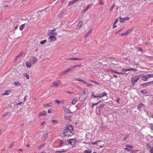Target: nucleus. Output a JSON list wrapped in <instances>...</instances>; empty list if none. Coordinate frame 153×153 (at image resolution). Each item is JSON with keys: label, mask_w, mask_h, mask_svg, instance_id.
Returning <instances> with one entry per match:
<instances>
[{"label": "nucleus", "mask_w": 153, "mask_h": 153, "mask_svg": "<svg viewBox=\"0 0 153 153\" xmlns=\"http://www.w3.org/2000/svg\"><path fill=\"white\" fill-rule=\"evenodd\" d=\"M74 130L73 127L72 125H68L66 126L65 128L63 131V135L67 137H71L74 134L73 133Z\"/></svg>", "instance_id": "f257e3e1"}, {"label": "nucleus", "mask_w": 153, "mask_h": 153, "mask_svg": "<svg viewBox=\"0 0 153 153\" xmlns=\"http://www.w3.org/2000/svg\"><path fill=\"white\" fill-rule=\"evenodd\" d=\"M139 79L140 76H136L132 78L131 79V82L133 85H134Z\"/></svg>", "instance_id": "f03ea898"}, {"label": "nucleus", "mask_w": 153, "mask_h": 153, "mask_svg": "<svg viewBox=\"0 0 153 153\" xmlns=\"http://www.w3.org/2000/svg\"><path fill=\"white\" fill-rule=\"evenodd\" d=\"M76 141L77 140L75 139H69L67 140V142L71 146H74L76 144Z\"/></svg>", "instance_id": "7ed1b4c3"}, {"label": "nucleus", "mask_w": 153, "mask_h": 153, "mask_svg": "<svg viewBox=\"0 0 153 153\" xmlns=\"http://www.w3.org/2000/svg\"><path fill=\"white\" fill-rule=\"evenodd\" d=\"M38 59L35 56H32L30 58L29 60L32 64H35L38 61Z\"/></svg>", "instance_id": "20e7f679"}, {"label": "nucleus", "mask_w": 153, "mask_h": 153, "mask_svg": "<svg viewBox=\"0 0 153 153\" xmlns=\"http://www.w3.org/2000/svg\"><path fill=\"white\" fill-rule=\"evenodd\" d=\"M48 39L49 40V42H52L56 41L57 39V38L56 37V36L52 35L49 36Z\"/></svg>", "instance_id": "39448f33"}, {"label": "nucleus", "mask_w": 153, "mask_h": 153, "mask_svg": "<svg viewBox=\"0 0 153 153\" xmlns=\"http://www.w3.org/2000/svg\"><path fill=\"white\" fill-rule=\"evenodd\" d=\"M59 142L60 143L59 147H60L62 146H63L66 144V142L65 141H64L62 140H59Z\"/></svg>", "instance_id": "423d86ee"}, {"label": "nucleus", "mask_w": 153, "mask_h": 153, "mask_svg": "<svg viewBox=\"0 0 153 153\" xmlns=\"http://www.w3.org/2000/svg\"><path fill=\"white\" fill-rule=\"evenodd\" d=\"M132 29H130L129 30L127 31L125 33H122L120 34L121 36H126L129 34V33L132 31Z\"/></svg>", "instance_id": "0eeeda50"}, {"label": "nucleus", "mask_w": 153, "mask_h": 153, "mask_svg": "<svg viewBox=\"0 0 153 153\" xmlns=\"http://www.w3.org/2000/svg\"><path fill=\"white\" fill-rule=\"evenodd\" d=\"M83 24V21L81 20L77 24V25L76 26V28L77 29H79L80 28L82 25Z\"/></svg>", "instance_id": "6e6552de"}, {"label": "nucleus", "mask_w": 153, "mask_h": 153, "mask_svg": "<svg viewBox=\"0 0 153 153\" xmlns=\"http://www.w3.org/2000/svg\"><path fill=\"white\" fill-rule=\"evenodd\" d=\"M132 70H135L137 71V70H134L133 68H123V69L122 70V72H127L128 71H132Z\"/></svg>", "instance_id": "1a4fd4ad"}, {"label": "nucleus", "mask_w": 153, "mask_h": 153, "mask_svg": "<svg viewBox=\"0 0 153 153\" xmlns=\"http://www.w3.org/2000/svg\"><path fill=\"white\" fill-rule=\"evenodd\" d=\"M145 106L144 104H142V103H140L138 106L137 107V109L139 111H141V108Z\"/></svg>", "instance_id": "9d476101"}, {"label": "nucleus", "mask_w": 153, "mask_h": 153, "mask_svg": "<svg viewBox=\"0 0 153 153\" xmlns=\"http://www.w3.org/2000/svg\"><path fill=\"white\" fill-rule=\"evenodd\" d=\"M107 71L108 73H111V74H114V73H115L116 74V72H117V71H116L113 69H108Z\"/></svg>", "instance_id": "9b49d317"}, {"label": "nucleus", "mask_w": 153, "mask_h": 153, "mask_svg": "<svg viewBox=\"0 0 153 153\" xmlns=\"http://www.w3.org/2000/svg\"><path fill=\"white\" fill-rule=\"evenodd\" d=\"M67 151V150L64 149H62L60 150H56V153H61L63 152H66Z\"/></svg>", "instance_id": "f8f14e48"}, {"label": "nucleus", "mask_w": 153, "mask_h": 153, "mask_svg": "<svg viewBox=\"0 0 153 153\" xmlns=\"http://www.w3.org/2000/svg\"><path fill=\"white\" fill-rule=\"evenodd\" d=\"M47 114V113L46 111H44L39 113L38 117H40L43 116H45Z\"/></svg>", "instance_id": "ddd939ff"}, {"label": "nucleus", "mask_w": 153, "mask_h": 153, "mask_svg": "<svg viewBox=\"0 0 153 153\" xmlns=\"http://www.w3.org/2000/svg\"><path fill=\"white\" fill-rule=\"evenodd\" d=\"M26 66L27 68H30L31 66V62L30 61H27L26 63Z\"/></svg>", "instance_id": "4468645a"}, {"label": "nucleus", "mask_w": 153, "mask_h": 153, "mask_svg": "<svg viewBox=\"0 0 153 153\" xmlns=\"http://www.w3.org/2000/svg\"><path fill=\"white\" fill-rule=\"evenodd\" d=\"M49 35H54V36H57V33L56 32H54L53 31V30H51L49 31Z\"/></svg>", "instance_id": "2eb2a0df"}, {"label": "nucleus", "mask_w": 153, "mask_h": 153, "mask_svg": "<svg viewBox=\"0 0 153 153\" xmlns=\"http://www.w3.org/2000/svg\"><path fill=\"white\" fill-rule=\"evenodd\" d=\"M82 59H77V58H68L67 59L68 60H70L71 61H74V60H81Z\"/></svg>", "instance_id": "dca6fc26"}, {"label": "nucleus", "mask_w": 153, "mask_h": 153, "mask_svg": "<svg viewBox=\"0 0 153 153\" xmlns=\"http://www.w3.org/2000/svg\"><path fill=\"white\" fill-rule=\"evenodd\" d=\"M126 146L127 147L125 148V149L128 151H130L132 149V147L130 146L127 145Z\"/></svg>", "instance_id": "f3484780"}, {"label": "nucleus", "mask_w": 153, "mask_h": 153, "mask_svg": "<svg viewBox=\"0 0 153 153\" xmlns=\"http://www.w3.org/2000/svg\"><path fill=\"white\" fill-rule=\"evenodd\" d=\"M52 87H57L58 86V84L56 81H54L53 82Z\"/></svg>", "instance_id": "a211bd4d"}, {"label": "nucleus", "mask_w": 153, "mask_h": 153, "mask_svg": "<svg viewBox=\"0 0 153 153\" xmlns=\"http://www.w3.org/2000/svg\"><path fill=\"white\" fill-rule=\"evenodd\" d=\"M10 92V91L9 90H7L4 93L2 94V95H9Z\"/></svg>", "instance_id": "6ab92c4d"}, {"label": "nucleus", "mask_w": 153, "mask_h": 153, "mask_svg": "<svg viewBox=\"0 0 153 153\" xmlns=\"http://www.w3.org/2000/svg\"><path fill=\"white\" fill-rule=\"evenodd\" d=\"M13 84L16 87L20 86L21 85V84L18 81L14 82Z\"/></svg>", "instance_id": "aec40b11"}, {"label": "nucleus", "mask_w": 153, "mask_h": 153, "mask_svg": "<svg viewBox=\"0 0 153 153\" xmlns=\"http://www.w3.org/2000/svg\"><path fill=\"white\" fill-rule=\"evenodd\" d=\"M92 5L91 4H88L86 8L83 10L82 11V12H84L85 11L88 9L90 7H91Z\"/></svg>", "instance_id": "412c9836"}, {"label": "nucleus", "mask_w": 153, "mask_h": 153, "mask_svg": "<svg viewBox=\"0 0 153 153\" xmlns=\"http://www.w3.org/2000/svg\"><path fill=\"white\" fill-rule=\"evenodd\" d=\"M147 77L146 75L143 76L141 78V79L144 81H147Z\"/></svg>", "instance_id": "4be33fe9"}, {"label": "nucleus", "mask_w": 153, "mask_h": 153, "mask_svg": "<svg viewBox=\"0 0 153 153\" xmlns=\"http://www.w3.org/2000/svg\"><path fill=\"white\" fill-rule=\"evenodd\" d=\"M150 83V82H149L143 83L141 85L142 86V87H144L147 86Z\"/></svg>", "instance_id": "5701e85b"}, {"label": "nucleus", "mask_w": 153, "mask_h": 153, "mask_svg": "<svg viewBox=\"0 0 153 153\" xmlns=\"http://www.w3.org/2000/svg\"><path fill=\"white\" fill-rule=\"evenodd\" d=\"M92 152L91 150L90 149H87L84 151V153H91Z\"/></svg>", "instance_id": "b1692460"}, {"label": "nucleus", "mask_w": 153, "mask_h": 153, "mask_svg": "<svg viewBox=\"0 0 153 153\" xmlns=\"http://www.w3.org/2000/svg\"><path fill=\"white\" fill-rule=\"evenodd\" d=\"M77 101V100L76 99H74L72 101L71 103L72 105H74L76 102Z\"/></svg>", "instance_id": "393cba45"}, {"label": "nucleus", "mask_w": 153, "mask_h": 153, "mask_svg": "<svg viewBox=\"0 0 153 153\" xmlns=\"http://www.w3.org/2000/svg\"><path fill=\"white\" fill-rule=\"evenodd\" d=\"M119 18L120 22V23H122L125 21L124 18H121V17H120Z\"/></svg>", "instance_id": "a878e982"}, {"label": "nucleus", "mask_w": 153, "mask_h": 153, "mask_svg": "<svg viewBox=\"0 0 153 153\" xmlns=\"http://www.w3.org/2000/svg\"><path fill=\"white\" fill-rule=\"evenodd\" d=\"M25 27V24H24L22 25L19 27V30L21 31Z\"/></svg>", "instance_id": "bb28decb"}, {"label": "nucleus", "mask_w": 153, "mask_h": 153, "mask_svg": "<svg viewBox=\"0 0 153 153\" xmlns=\"http://www.w3.org/2000/svg\"><path fill=\"white\" fill-rule=\"evenodd\" d=\"M52 123L53 124L55 125L57 123H58V122L57 120H52Z\"/></svg>", "instance_id": "cd10ccee"}, {"label": "nucleus", "mask_w": 153, "mask_h": 153, "mask_svg": "<svg viewBox=\"0 0 153 153\" xmlns=\"http://www.w3.org/2000/svg\"><path fill=\"white\" fill-rule=\"evenodd\" d=\"M65 112L67 114L71 113V112L68 108H65Z\"/></svg>", "instance_id": "c85d7f7f"}, {"label": "nucleus", "mask_w": 153, "mask_h": 153, "mask_svg": "<svg viewBox=\"0 0 153 153\" xmlns=\"http://www.w3.org/2000/svg\"><path fill=\"white\" fill-rule=\"evenodd\" d=\"M23 76L26 77L27 79H29V76L28 74L27 73H24L23 74Z\"/></svg>", "instance_id": "c756f323"}, {"label": "nucleus", "mask_w": 153, "mask_h": 153, "mask_svg": "<svg viewBox=\"0 0 153 153\" xmlns=\"http://www.w3.org/2000/svg\"><path fill=\"white\" fill-rule=\"evenodd\" d=\"M149 148H150V152L151 153H153V146L151 147L150 145H149Z\"/></svg>", "instance_id": "7c9ffc66"}, {"label": "nucleus", "mask_w": 153, "mask_h": 153, "mask_svg": "<svg viewBox=\"0 0 153 153\" xmlns=\"http://www.w3.org/2000/svg\"><path fill=\"white\" fill-rule=\"evenodd\" d=\"M67 73V72H66V71H64L60 73V76L63 75Z\"/></svg>", "instance_id": "2f4dec72"}, {"label": "nucleus", "mask_w": 153, "mask_h": 153, "mask_svg": "<svg viewBox=\"0 0 153 153\" xmlns=\"http://www.w3.org/2000/svg\"><path fill=\"white\" fill-rule=\"evenodd\" d=\"M75 2V1H74V0L72 1H70L69 2V5H71L72 4H73V3H74Z\"/></svg>", "instance_id": "473e14b6"}, {"label": "nucleus", "mask_w": 153, "mask_h": 153, "mask_svg": "<svg viewBox=\"0 0 153 153\" xmlns=\"http://www.w3.org/2000/svg\"><path fill=\"white\" fill-rule=\"evenodd\" d=\"M123 27L122 28H121L120 30H118L116 32L115 34H117V33H119L121 31L123 30Z\"/></svg>", "instance_id": "72a5a7b5"}, {"label": "nucleus", "mask_w": 153, "mask_h": 153, "mask_svg": "<svg viewBox=\"0 0 153 153\" xmlns=\"http://www.w3.org/2000/svg\"><path fill=\"white\" fill-rule=\"evenodd\" d=\"M89 81L91 82H94V83H96V84H97L98 85L99 84V83L98 82H96V81H95L93 80H92L90 79V80H89Z\"/></svg>", "instance_id": "f704fd0d"}, {"label": "nucleus", "mask_w": 153, "mask_h": 153, "mask_svg": "<svg viewBox=\"0 0 153 153\" xmlns=\"http://www.w3.org/2000/svg\"><path fill=\"white\" fill-rule=\"evenodd\" d=\"M47 42V40H45L43 41H41L40 42V44L42 45L44 44V43H46Z\"/></svg>", "instance_id": "c9c22d12"}, {"label": "nucleus", "mask_w": 153, "mask_h": 153, "mask_svg": "<svg viewBox=\"0 0 153 153\" xmlns=\"http://www.w3.org/2000/svg\"><path fill=\"white\" fill-rule=\"evenodd\" d=\"M115 6V4H113V5L111 6V7L110 8V10L111 11H112L113 10V9L114 7Z\"/></svg>", "instance_id": "e433bc0d"}, {"label": "nucleus", "mask_w": 153, "mask_h": 153, "mask_svg": "<svg viewBox=\"0 0 153 153\" xmlns=\"http://www.w3.org/2000/svg\"><path fill=\"white\" fill-rule=\"evenodd\" d=\"M141 92L142 94H145L147 93V91L146 90H143L141 91Z\"/></svg>", "instance_id": "4c0bfd02"}, {"label": "nucleus", "mask_w": 153, "mask_h": 153, "mask_svg": "<svg viewBox=\"0 0 153 153\" xmlns=\"http://www.w3.org/2000/svg\"><path fill=\"white\" fill-rule=\"evenodd\" d=\"M100 101H99L97 103H93L92 104V107L93 108L94 107V106L97 105Z\"/></svg>", "instance_id": "58836bf2"}, {"label": "nucleus", "mask_w": 153, "mask_h": 153, "mask_svg": "<svg viewBox=\"0 0 153 153\" xmlns=\"http://www.w3.org/2000/svg\"><path fill=\"white\" fill-rule=\"evenodd\" d=\"M149 126L151 130H153V124L152 123H150Z\"/></svg>", "instance_id": "ea45409f"}, {"label": "nucleus", "mask_w": 153, "mask_h": 153, "mask_svg": "<svg viewBox=\"0 0 153 153\" xmlns=\"http://www.w3.org/2000/svg\"><path fill=\"white\" fill-rule=\"evenodd\" d=\"M147 78H149L150 77H153V74H149L148 75H147Z\"/></svg>", "instance_id": "a19ab883"}, {"label": "nucleus", "mask_w": 153, "mask_h": 153, "mask_svg": "<svg viewBox=\"0 0 153 153\" xmlns=\"http://www.w3.org/2000/svg\"><path fill=\"white\" fill-rule=\"evenodd\" d=\"M101 141L98 140L97 141L93 143H92V144L93 145H95V144H97V143H99V142H100Z\"/></svg>", "instance_id": "79ce46f5"}, {"label": "nucleus", "mask_w": 153, "mask_h": 153, "mask_svg": "<svg viewBox=\"0 0 153 153\" xmlns=\"http://www.w3.org/2000/svg\"><path fill=\"white\" fill-rule=\"evenodd\" d=\"M125 73L123 72H118L117 71V72H116V74H125Z\"/></svg>", "instance_id": "37998d69"}, {"label": "nucleus", "mask_w": 153, "mask_h": 153, "mask_svg": "<svg viewBox=\"0 0 153 153\" xmlns=\"http://www.w3.org/2000/svg\"><path fill=\"white\" fill-rule=\"evenodd\" d=\"M69 68H70V71H72L73 70V69L74 68L75 66H71Z\"/></svg>", "instance_id": "c03bdc74"}, {"label": "nucleus", "mask_w": 153, "mask_h": 153, "mask_svg": "<svg viewBox=\"0 0 153 153\" xmlns=\"http://www.w3.org/2000/svg\"><path fill=\"white\" fill-rule=\"evenodd\" d=\"M51 106V103L50 104H47L44 105V106L45 107H48L49 106Z\"/></svg>", "instance_id": "a18cd8bd"}, {"label": "nucleus", "mask_w": 153, "mask_h": 153, "mask_svg": "<svg viewBox=\"0 0 153 153\" xmlns=\"http://www.w3.org/2000/svg\"><path fill=\"white\" fill-rule=\"evenodd\" d=\"M44 144H42V145H40L39 147H38V148L39 149H41L43 146H44Z\"/></svg>", "instance_id": "49530a36"}, {"label": "nucleus", "mask_w": 153, "mask_h": 153, "mask_svg": "<svg viewBox=\"0 0 153 153\" xmlns=\"http://www.w3.org/2000/svg\"><path fill=\"white\" fill-rule=\"evenodd\" d=\"M101 93L102 94V97L105 96L107 95V94L105 92H103Z\"/></svg>", "instance_id": "de8ad7c7"}, {"label": "nucleus", "mask_w": 153, "mask_h": 153, "mask_svg": "<svg viewBox=\"0 0 153 153\" xmlns=\"http://www.w3.org/2000/svg\"><path fill=\"white\" fill-rule=\"evenodd\" d=\"M124 18V19H125V21H128L129 19V18L128 17H126L125 18Z\"/></svg>", "instance_id": "09e8293b"}, {"label": "nucleus", "mask_w": 153, "mask_h": 153, "mask_svg": "<svg viewBox=\"0 0 153 153\" xmlns=\"http://www.w3.org/2000/svg\"><path fill=\"white\" fill-rule=\"evenodd\" d=\"M52 111H53V110L52 109H49V110H48V113L50 114V113H51Z\"/></svg>", "instance_id": "8fccbe9b"}, {"label": "nucleus", "mask_w": 153, "mask_h": 153, "mask_svg": "<svg viewBox=\"0 0 153 153\" xmlns=\"http://www.w3.org/2000/svg\"><path fill=\"white\" fill-rule=\"evenodd\" d=\"M103 105H102L99 107H98V109L99 110V111L101 109L103 108Z\"/></svg>", "instance_id": "3c124183"}, {"label": "nucleus", "mask_w": 153, "mask_h": 153, "mask_svg": "<svg viewBox=\"0 0 153 153\" xmlns=\"http://www.w3.org/2000/svg\"><path fill=\"white\" fill-rule=\"evenodd\" d=\"M102 97V93H100L98 94V97L101 98Z\"/></svg>", "instance_id": "603ef678"}, {"label": "nucleus", "mask_w": 153, "mask_h": 153, "mask_svg": "<svg viewBox=\"0 0 153 153\" xmlns=\"http://www.w3.org/2000/svg\"><path fill=\"white\" fill-rule=\"evenodd\" d=\"M90 33H89L88 32H87L86 33L85 35V36L86 37H87L90 34Z\"/></svg>", "instance_id": "864d4df0"}, {"label": "nucleus", "mask_w": 153, "mask_h": 153, "mask_svg": "<svg viewBox=\"0 0 153 153\" xmlns=\"http://www.w3.org/2000/svg\"><path fill=\"white\" fill-rule=\"evenodd\" d=\"M81 66L82 65L81 64L74 65L75 68L76 67H81Z\"/></svg>", "instance_id": "5fc2aeb1"}, {"label": "nucleus", "mask_w": 153, "mask_h": 153, "mask_svg": "<svg viewBox=\"0 0 153 153\" xmlns=\"http://www.w3.org/2000/svg\"><path fill=\"white\" fill-rule=\"evenodd\" d=\"M86 84L87 85V86L89 87V86H92V85L90 84L89 83H87Z\"/></svg>", "instance_id": "6e6d98bb"}, {"label": "nucleus", "mask_w": 153, "mask_h": 153, "mask_svg": "<svg viewBox=\"0 0 153 153\" xmlns=\"http://www.w3.org/2000/svg\"><path fill=\"white\" fill-rule=\"evenodd\" d=\"M118 21V19H116L115 20V22L114 23V25H115Z\"/></svg>", "instance_id": "4d7b16f0"}, {"label": "nucleus", "mask_w": 153, "mask_h": 153, "mask_svg": "<svg viewBox=\"0 0 153 153\" xmlns=\"http://www.w3.org/2000/svg\"><path fill=\"white\" fill-rule=\"evenodd\" d=\"M66 72H67V73L68 72H69L70 71H71L70 68H68L67 69V70H66Z\"/></svg>", "instance_id": "13d9d810"}, {"label": "nucleus", "mask_w": 153, "mask_h": 153, "mask_svg": "<svg viewBox=\"0 0 153 153\" xmlns=\"http://www.w3.org/2000/svg\"><path fill=\"white\" fill-rule=\"evenodd\" d=\"M55 102H57V104L59 105L60 103V101H59L57 100H55Z\"/></svg>", "instance_id": "bf43d9fd"}, {"label": "nucleus", "mask_w": 153, "mask_h": 153, "mask_svg": "<svg viewBox=\"0 0 153 153\" xmlns=\"http://www.w3.org/2000/svg\"><path fill=\"white\" fill-rule=\"evenodd\" d=\"M128 137V136H126V137L125 138H123V140L124 141H125V140H126V139Z\"/></svg>", "instance_id": "052dcab7"}, {"label": "nucleus", "mask_w": 153, "mask_h": 153, "mask_svg": "<svg viewBox=\"0 0 153 153\" xmlns=\"http://www.w3.org/2000/svg\"><path fill=\"white\" fill-rule=\"evenodd\" d=\"M76 80H77V81H82V80L80 79H79L78 78L76 79Z\"/></svg>", "instance_id": "680f3d73"}, {"label": "nucleus", "mask_w": 153, "mask_h": 153, "mask_svg": "<svg viewBox=\"0 0 153 153\" xmlns=\"http://www.w3.org/2000/svg\"><path fill=\"white\" fill-rule=\"evenodd\" d=\"M92 31V29H91L90 30H89V31L88 32L89 33H91Z\"/></svg>", "instance_id": "e2e57ef3"}, {"label": "nucleus", "mask_w": 153, "mask_h": 153, "mask_svg": "<svg viewBox=\"0 0 153 153\" xmlns=\"http://www.w3.org/2000/svg\"><path fill=\"white\" fill-rule=\"evenodd\" d=\"M138 49L141 52H143V50L141 48H139Z\"/></svg>", "instance_id": "0e129e2a"}, {"label": "nucleus", "mask_w": 153, "mask_h": 153, "mask_svg": "<svg viewBox=\"0 0 153 153\" xmlns=\"http://www.w3.org/2000/svg\"><path fill=\"white\" fill-rule=\"evenodd\" d=\"M22 53H20L18 56L19 57L20 56H22Z\"/></svg>", "instance_id": "69168bd1"}, {"label": "nucleus", "mask_w": 153, "mask_h": 153, "mask_svg": "<svg viewBox=\"0 0 153 153\" xmlns=\"http://www.w3.org/2000/svg\"><path fill=\"white\" fill-rule=\"evenodd\" d=\"M13 142L11 144V145H10V146H9V148H10L12 146H13Z\"/></svg>", "instance_id": "338daca9"}, {"label": "nucleus", "mask_w": 153, "mask_h": 153, "mask_svg": "<svg viewBox=\"0 0 153 153\" xmlns=\"http://www.w3.org/2000/svg\"><path fill=\"white\" fill-rule=\"evenodd\" d=\"M113 77L114 78H116L117 77V76L113 74Z\"/></svg>", "instance_id": "774afa93"}]
</instances>
